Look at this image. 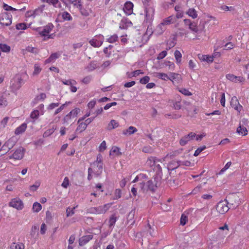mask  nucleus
Returning a JSON list of instances; mask_svg holds the SVG:
<instances>
[{
    "label": "nucleus",
    "instance_id": "nucleus-16",
    "mask_svg": "<svg viewBox=\"0 0 249 249\" xmlns=\"http://www.w3.org/2000/svg\"><path fill=\"white\" fill-rule=\"evenodd\" d=\"M93 238L92 234H89L83 236L79 239V244L80 246H83L88 243L90 240Z\"/></svg>",
    "mask_w": 249,
    "mask_h": 249
},
{
    "label": "nucleus",
    "instance_id": "nucleus-33",
    "mask_svg": "<svg viewBox=\"0 0 249 249\" xmlns=\"http://www.w3.org/2000/svg\"><path fill=\"white\" fill-rule=\"evenodd\" d=\"M25 246L22 243H13L10 247V249H24Z\"/></svg>",
    "mask_w": 249,
    "mask_h": 249
},
{
    "label": "nucleus",
    "instance_id": "nucleus-19",
    "mask_svg": "<svg viewBox=\"0 0 249 249\" xmlns=\"http://www.w3.org/2000/svg\"><path fill=\"white\" fill-rule=\"evenodd\" d=\"M154 11L152 8H148L145 9V15L146 20L147 21H151L154 16Z\"/></svg>",
    "mask_w": 249,
    "mask_h": 249
},
{
    "label": "nucleus",
    "instance_id": "nucleus-9",
    "mask_svg": "<svg viewBox=\"0 0 249 249\" xmlns=\"http://www.w3.org/2000/svg\"><path fill=\"white\" fill-rule=\"evenodd\" d=\"M25 150L22 147H19L15 150L14 153L8 157L9 159H14L15 160H21L24 155Z\"/></svg>",
    "mask_w": 249,
    "mask_h": 249
},
{
    "label": "nucleus",
    "instance_id": "nucleus-21",
    "mask_svg": "<svg viewBox=\"0 0 249 249\" xmlns=\"http://www.w3.org/2000/svg\"><path fill=\"white\" fill-rule=\"evenodd\" d=\"M16 143V141L15 140V138L14 137H12L4 143V144H3V148H8V149L10 150L14 147Z\"/></svg>",
    "mask_w": 249,
    "mask_h": 249
},
{
    "label": "nucleus",
    "instance_id": "nucleus-44",
    "mask_svg": "<svg viewBox=\"0 0 249 249\" xmlns=\"http://www.w3.org/2000/svg\"><path fill=\"white\" fill-rule=\"evenodd\" d=\"M175 59L176 60V62L177 64H179L181 63V57H182V54L180 53V52L176 50L175 52L174 53Z\"/></svg>",
    "mask_w": 249,
    "mask_h": 249
},
{
    "label": "nucleus",
    "instance_id": "nucleus-13",
    "mask_svg": "<svg viewBox=\"0 0 249 249\" xmlns=\"http://www.w3.org/2000/svg\"><path fill=\"white\" fill-rule=\"evenodd\" d=\"M196 136V134L193 132H191L187 135L183 137L179 141V143L181 146L186 145L189 142L193 140Z\"/></svg>",
    "mask_w": 249,
    "mask_h": 249
},
{
    "label": "nucleus",
    "instance_id": "nucleus-39",
    "mask_svg": "<svg viewBox=\"0 0 249 249\" xmlns=\"http://www.w3.org/2000/svg\"><path fill=\"white\" fill-rule=\"evenodd\" d=\"M168 75L169 74L165 73L157 72L156 73L155 76L161 80L167 81L168 80Z\"/></svg>",
    "mask_w": 249,
    "mask_h": 249
},
{
    "label": "nucleus",
    "instance_id": "nucleus-5",
    "mask_svg": "<svg viewBox=\"0 0 249 249\" xmlns=\"http://www.w3.org/2000/svg\"><path fill=\"white\" fill-rule=\"evenodd\" d=\"M23 83L21 76L17 74L11 80L10 82V88L15 92L18 90Z\"/></svg>",
    "mask_w": 249,
    "mask_h": 249
},
{
    "label": "nucleus",
    "instance_id": "nucleus-26",
    "mask_svg": "<svg viewBox=\"0 0 249 249\" xmlns=\"http://www.w3.org/2000/svg\"><path fill=\"white\" fill-rule=\"evenodd\" d=\"M110 156L113 157L119 156L122 154L120 152V149L117 146H113L110 151L109 153Z\"/></svg>",
    "mask_w": 249,
    "mask_h": 249
},
{
    "label": "nucleus",
    "instance_id": "nucleus-52",
    "mask_svg": "<svg viewBox=\"0 0 249 249\" xmlns=\"http://www.w3.org/2000/svg\"><path fill=\"white\" fill-rule=\"evenodd\" d=\"M26 51L28 52L32 53L34 54H37L39 52V50L37 48L33 47L32 46H28L26 48Z\"/></svg>",
    "mask_w": 249,
    "mask_h": 249
},
{
    "label": "nucleus",
    "instance_id": "nucleus-36",
    "mask_svg": "<svg viewBox=\"0 0 249 249\" xmlns=\"http://www.w3.org/2000/svg\"><path fill=\"white\" fill-rule=\"evenodd\" d=\"M113 49V46L110 45L104 49V53L106 54L107 56L109 57L111 56L112 54V53L114 52Z\"/></svg>",
    "mask_w": 249,
    "mask_h": 249
},
{
    "label": "nucleus",
    "instance_id": "nucleus-2",
    "mask_svg": "<svg viewBox=\"0 0 249 249\" xmlns=\"http://www.w3.org/2000/svg\"><path fill=\"white\" fill-rule=\"evenodd\" d=\"M54 26L53 24L49 23L43 27L38 28L37 31L39 34L43 37V40L46 41L49 39L54 38L55 34L54 33L50 34Z\"/></svg>",
    "mask_w": 249,
    "mask_h": 249
},
{
    "label": "nucleus",
    "instance_id": "nucleus-57",
    "mask_svg": "<svg viewBox=\"0 0 249 249\" xmlns=\"http://www.w3.org/2000/svg\"><path fill=\"white\" fill-rule=\"evenodd\" d=\"M55 129V128H54L53 127L51 128L48 129L44 133L43 137H49V136H50L51 134H52L54 132Z\"/></svg>",
    "mask_w": 249,
    "mask_h": 249
},
{
    "label": "nucleus",
    "instance_id": "nucleus-41",
    "mask_svg": "<svg viewBox=\"0 0 249 249\" xmlns=\"http://www.w3.org/2000/svg\"><path fill=\"white\" fill-rule=\"evenodd\" d=\"M122 196V191L119 189H116L113 193V195L112 196L113 200H117L120 198Z\"/></svg>",
    "mask_w": 249,
    "mask_h": 249
},
{
    "label": "nucleus",
    "instance_id": "nucleus-37",
    "mask_svg": "<svg viewBox=\"0 0 249 249\" xmlns=\"http://www.w3.org/2000/svg\"><path fill=\"white\" fill-rule=\"evenodd\" d=\"M3 8L4 9V10H6V11H24L26 9V7H24L20 9H16L15 8H13V7H11V6H9V5L6 4H5V3L3 4Z\"/></svg>",
    "mask_w": 249,
    "mask_h": 249
},
{
    "label": "nucleus",
    "instance_id": "nucleus-4",
    "mask_svg": "<svg viewBox=\"0 0 249 249\" xmlns=\"http://www.w3.org/2000/svg\"><path fill=\"white\" fill-rule=\"evenodd\" d=\"M102 155L99 154L96 158V160L92 164L91 167L93 168L94 175L96 177L99 176L102 172L103 163Z\"/></svg>",
    "mask_w": 249,
    "mask_h": 249
},
{
    "label": "nucleus",
    "instance_id": "nucleus-23",
    "mask_svg": "<svg viewBox=\"0 0 249 249\" xmlns=\"http://www.w3.org/2000/svg\"><path fill=\"white\" fill-rule=\"evenodd\" d=\"M175 18L174 16H169L163 19L161 22L165 27L175 22Z\"/></svg>",
    "mask_w": 249,
    "mask_h": 249
},
{
    "label": "nucleus",
    "instance_id": "nucleus-61",
    "mask_svg": "<svg viewBox=\"0 0 249 249\" xmlns=\"http://www.w3.org/2000/svg\"><path fill=\"white\" fill-rule=\"evenodd\" d=\"M69 102H66L65 104L62 105L59 108L56 109V110L54 112V114L56 115L59 112H60L63 109H64L65 107L68 104H69Z\"/></svg>",
    "mask_w": 249,
    "mask_h": 249
},
{
    "label": "nucleus",
    "instance_id": "nucleus-50",
    "mask_svg": "<svg viewBox=\"0 0 249 249\" xmlns=\"http://www.w3.org/2000/svg\"><path fill=\"white\" fill-rule=\"evenodd\" d=\"M229 198L234 200L235 205L238 206L241 203V201L236 194L232 195Z\"/></svg>",
    "mask_w": 249,
    "mask_h": 249
},
{
    "label": "nucleus",
    "instance_id": "nucleus-14",
    "mask_svg": "<svg viewBox=\"0 0 249 249\" xmlns=\"http://www.w3.org/2000/svg\"><path fill=\"white\" fill-rule=\"evenodd\" d=\"M231 105L233 108H234V109L239 112H240V111L242 110L243 107L239 104V102L236 96H233L231 98Z\"/></svg>",
    "mask_w": 249,
    "mask_h": 249
},
{
    "label": "nucleus",
    "instance_id": "nucleus-48",
    "mask_svg": "<svg viewBox=\"0 0 249 249\" xmlns=\"http://www.w3.org/2000/svg\"><path fill=\"white\" fill-rule=\"evenodd\" d=\"M179 75L178 74L174 72H170L168 75V80L171 81L173 83L176 79H179Z\"/></svg>",
    "mask_w": 249,
    "mask_h": 249
},
{
    "label": "nucleus",
    "instance_id": "nucleus-22",
    "mask_svg": "<svg viewBox=\"0 0 249 249\" xmlns=\"http://www.w3.org/2000/svg\"><path fill=\"white\" fill-rule=\"evenodd\" d=\"M214 55H203V54H199L198 58L199 59L203 61H205L208 63H212L213 61Z\"/></svg>",
    "mask_w": 249,
    "mask_h": 249
},
{
    "label": "nucleus",
    "instance_id": "nucleus-25",
    "mask_svg": "<svg viewBox=\"0 0 249 249\" xmlns=\"http://www.w3.org/2000/svg\"><path fill=\"white\" fill-rule=\"evenodd\" d=\"M26 128L27 124L25 123H23L16 129L15 131V134L17 135L22 134L25 131Z\"/></svg>",
    "mask_w": 249,
    "mask_h": 249
},
{
    "label": "nucleus",
    "instance_id": "nucleus-59",
    "mask_svg": "<svg viewBox=\"0 0 249 249\" xmlns=\"http://www.w3.org/2000/svg\"><path fill=\"white\" fill-rule=\"evenodd\" d=\"M16 28L18 30H25L27 28V25L25 23H19L16 25Z\"/></svg>",
    "mask_w": 249,
    "mask_h": 249
},
{
    "label": "nucleus",
    "instance_id": "nucleus-55",
    "mask_svg": "<svg viewBox=\"0 0 249 249\" xmlns=\"http://www.w3.org/2000/svg\"><path fill=\"white\" fill-rule=\"evenodd\" d=\"M76 207L70 208L68 207L66 210L67 216L69 217L74 214V210Z\"/></svg>",
    "mask_w": 249,
    "mask_h": 249
},
{
    "label": "nucleus",
    "instance_id": "nucleus-43",
    "mask_svg": "<svg viewBox=\"0 0 249 249\" xmlns=\"http://www.w3.org/2000/svg\"><path fill=\"white\" fill-rule=\"evenodd\" d=\"M42 209L41 205L37 202H35L33 204L32 210L35 213L39 212Z\"/></svg>",
    "mask_w": 249,
    "mask_h": 249
},
{
    "label": "nucleus",
    "instance_id": "nucleus-54",
    "mask_svg": "<svg viewBox=\"0 0 249 249\" xmlns=\"http://www.w3.org/2000/svg\"><path fill=\"white\" fill-rule=\"evenodd\" d=\"M118 39V36L117 35H113L107 39V40L109 43H114L116 42Z\"/></svg>",
    "mask_w": 249,
    "mask_h": 249
},
{
    "label": "nucleus",
    "instance_id": "nucleus-18",
    "mask_svg": "<svg viewBox=\"0 0 249 249\" xmlns=\"http://www.w3.org/2000/svg\"><path fill=\"white\" fill-rule=\"evenodd\" d=\"M58 16L59 18H61L64 21H71L72 20V16L67 11L60 12Z\"/></svg>",
    "mask_w": 249,
    "mask_h": 249
},
{
    "label": "nucleus",
    "instance_id": "nucleus-42",
    "mask_svg": "<svg viewBox=\"0 0 249 249\" xmlns=\"http://www.w3.org/2000/svg\"><path fill=\"white\" fill-rule=\"evenodd\" d=\"M220 9L225 11H231L233 13L235 12V9L233 6H228L226 5H222L220 7Z\"/></svg>",
    "mask_w": 249,
    "mask_h": 249
},
{
    "label": "nucleus",
    "instance_id": "nucleus-34",
    "mask_svg": "<svg viewBox=\"0 0 249 249\" xmlns=\"http://www.w3.org/2000/svg\"><path fill=\"white\" fill-rule=\"evenodd\" d=\"M236 132L239 134L243 136L246 135L248 134V130L246 127L242 126L241 124L237 127Z\"/></svg>",
    "mask_w": 249,
    "mask_h": 249
},
{
    "label": "nucleus",
    "instance_id": "nucleus-15",
    "mask_svg": "<svg viewBox=\"0 0 249 249\" xmlns=\"http://www.w3.org/2000/svg\"><path fill=\"white\" fill-rule=\"evenodd\" d=\"M226 77L229 80L235 83H241L244 81V78L242 76H236L232 74H228Z\"/></svg>",
    "mask_w": 249,
    "mask_h": 249
},
{
    "label": "nucleus",
    "instance_id": "nucleus-62",
    "mask_svg": "<svg viewBox=\"0 0 249 249\" xmlns=\"http://www.w3.org/2000/svg\"><path fill=\"white\" fill-rule=\"evenodd\" d=\"M187 220H188V218H187V216L186 215H185L184 214H182L181 215L180 220V224L183 226L185 225Z\"/></svg>",
    "mask_w": 249,
    "mask_h": 249
},
{
    "label": "nucleus",
    "instance_id": "nucleus-45",
    "mask_svg": "<svg viewBox=\"0 0 249 249\" xmlns=\"http://www.w3.org/2000/svg\"><path fill=\"white\" fill-rule=\"evenodd\" d=\"M0 50L4 53H9L10 51L11 48L6 44H0Z\"/></svg>",
    "mask_w": 249,
    "mask_h": 249
},
{
    "label": "nucleus",
    "instance_id": "nucleus-7",
    "mask_svg": "<svg viewBox=\"0 0 249 249\" xmlns=\"http://www.w3.org/2000/svg\"><path fill=\"white\" fill-rule=\"evenodd\" d=\"M111 203L106 204L103 206L92 208L90 213L95 214H102L105 213L110 208Z\"/></svg>",
    "mask_w": 249,
    "mask_h": 249
},
{
    "label": "nucleus",
    "instance_id": "nucleus-56",
    "mask_svg": "<svg viewBox=\"0 0 249 249\" xmlns=\"http://www.w3.org/2000/svg\"><path fill=\"white\" fill-rule=\"evenodd\" d=\"M74 6L78 8L82 4V0H69Z\"/></svg>",
    "mask_w": 249,
    "mask_h": 249
},
{
    "label": "nucleus",
    "instance_id": "nucleus-51",
    "mask_svg": "<svg viewBox=\"0 0 249 249\" xmlns=\"http://www.w3.org/2000/svg\"><path fill=\"white\" fill-rule=\"evenodd\" d=\"M62 82L63 83V84L70 86V87L72 85H76L77 84L76 81L73 79L62 80Z\"/></svg>",
    "mask_w": 249,
    "mask_h": 249
},
{
    "label": "nucleus",
    "instance_id": "nucleus-31",
    "mask_svg": "<svg viewBox=\"0 0 249 249\" xmlns=\"http://www.w3.org/2000/svg\"><path fill=\"white\" fill-rule=\"evenodd\" d=\"M78 125L76 129V132L81 133L83 132L87 128L86 124L83 122V121L78 123Z\"/></svg>",
    "mask_w": 249,
    "mask_h": 249
},
{
    "label": "nucleus",
    "instance_id": "nucleus-32",
    "mask_svg": "<svg viewBox=\"0 0 249 249\" xmlns=\"http://www.w3.org/2000/svg\"><path fill=\"white\" fill-rule=\"evenodd\" d=\"M81 15L84 17H88L89 15V10L84 7L82 4L77 8Z\"/></svg>",
    "mask_w": 249,
    "mask_h": 249
},
{
    "label": "nucleus",
    "instance_id": "nucleus-47",
    "mask_svg": "<svg viewBox=\"0 0 249 249\" xmlns=\"http://www.w3.org/2000/svg\"><path fill=\"white\" fill-rule=\"evenodd\" d=\"M175 10L177 12L176 18H181L183 17V13L180 10V7L178 5H176L175 7Z\"/></svg>",
    "mask_w": 249,
    "mask_h": 249
},
{
    "label": "nucleus",
    "instance_id": "nucleus-6",
    "mask_svg": "<svg viewBox=\"0 0 249 249\" xmlns=\"http://www.w3.org/2000/svg\"><path fill=\"white\" fill-rule=\"evenodd\" d=\"M12 17L7 12H3L0 15V23L4 26H9L12 23Z\"/></svg>",
    "mask_w": 249,
    "mask_h": 249
},
{
    "label": "nucleus",
    "instance_id": "nucleus-17",
    "mask_svg": "<svg viewBox=\"0 0 249 249\" xmlns=\"http://www.w3.org/2000/svg\"><path fill=\"white\" fill-rule=\"evenodd\" d=\"M133 4L130 1L125 2L124 7V11L128 15H130L133 12Z\"/></svg>",
    "mask_w": 249,
    "mask_h": 249
},
{
    "label": "nucleus",
    "instance_id": "nucleus-40",
    "mask_svg": "<svg viewBox=\"0 0 249 249\" xmlns=\"http://www.w3.org/2000/svg\"><path fill=\"white\" fill-rule=\"evenodd\" d=\"M98 67L95 62H91L86 68L88 71H91L96 69Z\"/></svg>",
    "mask_w": 249,
    "mask_h": 249
},
{
    "label": "nucleus",
    "instance_id": "nucleus-63",
    "mask_svg": "<svg viewBox=\"0 0 249 249\" xmlns=\"http://www.w3.org/2000/svg\"><path fill=\"white\" fill-rule=\"evenodd\" d=\"M69 185V179L68 177H65L63 180V181L61 184V186L64 188H67Z\"/></svg>",
    "mask_w": 249,
    "mask_h": 249
},
{
    "label": "nucleus",
    "instance_id": "nucleus-49",
    "mask_svg": "<svg viewBox=\"0 0 249 249\" xmlns=\"http://www.w3.org/2000/svg\"><path fill=\"white\" fill-rule=\"evenodd\" d=\"M10 118L8 117H4L0 122V128H3L7 125Z\"/></svg>",
    "mask_w": 249,
    "mask_h": 249
},
{
    "label": "nucleus",
    "instance_id": "nucleus-27",
    "mask_svg": "<svg viewBox=\"0 0 249 249\" xmlns=\"http://www.w3.org/2000/svg\"><path fill=\"white\" fill-rule=\"evenodd\" d=\"M119 126V124L117 121L115 120H111L107 124V129L111 130L118 127Z\"/></svg>",
    "mask_w": 249,
    "mask_h": 249
},
{
    "label": "nucleus",
    "instance_id": "nucleus-12",
    "mask_svg": "<svg viewBox=\"0 0 249 249\" xmlns=\"http://www.w3.org/2000/svg\"><path fill=\"white\" fill-rule=\"evenodd\" d=\"M9 206L18 210H21L24 207L22 201L18 197L12 199L9 203Z\"/></svg>",
    "mask_w": 249,
    "mask_h": 249
},
{
    "label": "nucleus",
    "instance_id": "nucleus-3",
    "mask_svg": "<svg viewBox=\"0 0 249 249\" xmlns=\"http://www.w3.org/2000/svg\"><path fill=\"white\" fill-rule=\"evenodd\" d=\"M229 210L228 202L226 200L221 201L217 203L215 210H212L211 216L213 218H214L218 216V215L215 213H216L219 214H224L227 212Z\"/></svg>",
    "mask_w": 249,
    "mask_h": 249
},
{
    "label": "nucleus",
    "instance_id": "nucleus-38",
    "mask_svg": "<svg viewBox=\"0 0 249 249\" xmlns=\"http://www.w3.org/2000/svg\"><path fill=\"white\" fill-rule=\"evenodd\" d=\"M186 14L194 19L196 18L197 17V12L194 8L189 9L186 12Z\"/></svg>",
    "mask_w": 249,
    "mask_h": 249
},
{
    "label": "nucleus",
    "instance_id": "nucleus-35",
    "mask_svg": "<svg viewBox=\"0 0 249 249\" xmlns=\"http://www.w3.org/2000/svg\"><path fill=\"white\" fill-rule=\"evenodd\" d=\"M153 169L156 172V175L155 176H160L161 177L162 170L159 162H157V163L155 164V166L153 167Z\"/></svg>",
    "mask_w": 249,
    "mask_h": 249
},
{
    "label": "nucleus",
    "instance_id": "nucleus-8",
    "mask_svg": "<svg viewBox=\"0 0 249 249\" xmlns=\"http://www.w3.org/2000/svg\"><path fill=\"white\" fill-rule=\"evenodd\" d=\"M80 112L81 109L79 108H75L71 110L64 117L63 119L64 123H68L72 119L76 117Z\"/></svg>",
    "mask_w": 249,
    "mask_h": 249
},
{
    "label": "nucleus",
    "instance_id": "nucleus-20",
    "mask_svg": "<svg viewBox=\"0 0 249 249\" xmlns=\"http://www.w3.org/2000/svg\"><path fill=\"white\" fill-rule=\"evenodd\" d=\"M34 70L31 74L33 77L37 76L41 72L42 69L41 65L39 63H35L34 65Z\"/></svg>",
    "mask_w": 249,
    "mask_h": 249
},
{
    "label": "nucleus",
    "instance_id": "nucleus-53",
    "mask_svg": "<svg viewBox=\"0 0 249 249\" xmlns=\"http://www.w3.org/2000/svg\"><path fill=\"white\" fill-rule=\"evenodd\" d=\"M40 185V182L39 181H36L34 184L30 187V190L32 192L36 191Z\"/></svg>",
    "mask_w": 249,
    "mask_h": 249
},
{
    "label": "nucleus",
    "instance_id": "nucleus-30",
    "mask_svg": "<svg viewBox=\"0 0 249 249\" xmlns=\"http://www.w3.org/2000/svg\"><path fill=\"white\" fill-rule=\"evenodd\" d=\"M166 30L165 27L161 23L159 24L155 30V33L158 35H161Z\"/></svg>",
    "mask_w": 249,
    "mask_h": 249
},
{
    "label": "nucleus",
    "instance_id": "nucleus-10",
    "mask_svg": "<svg viewBox=\"0 0 249 249\" xmlns=\"http://www.w3.org/2000/svg\"><path fill=\"white\" fill-rule=\"evenodd\" d=\"M104 40V36L102 35L95 36L89 41L90 44L94 47H99L102 45Z\"/></svg>",
    "mask_w": 249,
    "mask_h": 249
},
{
    "label": "nucleus",
    "instance_id": "nucleus-58",
    "mask_svg": "<svg viewBox=\"0 0 249 249\" xmlns=\"http://www.w3.org/2000/svg\"><path fill=\"white\" fill-rule=\"evenodd\" d=\"M39 115H40V112L36 109L31 112L30 116L32 119H37Z\"/></svg>",
    "mask_w": 249,
    "mask_h": 249
},
{
    "label": "nucleus",
    "instance_id": "nucleus-64",
    "mask_svg": "<svg viewBox=\"0 0 249 249\" xmlns=\"http://www.w3.org/2000/svg\"><path fill=\"white\" fill-rule=\"evenodd\" d=\"M8 105L7 100L3 96L0 97V107H5Z\"/></svg>",
    "mask_w": 249,
    "mask_h": 249
},
{
    "label": "nucleus",
    "instance_id": "nucleus-11",
    "mask_svg": "<svg viewBox=\"0 0 249 249\" xmlns=\"http://www.w3.org/2000/svg\"><path fill=\"white\" fill-rule=\"evenodd\" d=\"M191 165L190 161L188 160H178V161H173L171 162L168 165V169L169 170H174L176 169L179 166H189Z\"/></svg>",
    "mask_w": 249,
    "mask_h": 249
},
{
    "label": "nucleus",
    "instance_id": "nucleus-1",
    "mask_svg": "<svg viewBox=\"0 0 249 249\" xmlns=\"http://www.w3.org/2000/svg\"><path fill=\"white\" fill-rule=\"evenodd\" d=\"M161 177L160 176H154L151 179L146 183L142 182L140 183L141 189L143 191H151L154 192L157 188L159 182L160 181Z\"/></svg>",
    "mask_w": 249,
    "mask_h": 249
},
{
    "label": "nucleus",
    "instance_id": "nucleus-60",
    "mask_svg": "<svg viewBox=\"0 0 249 249\" xmlns=\"http://www.w3.org/2000/svg\"><path fill=\"white\" fill-rule=\"evenodd\" d=\"M189 28L195 32H197L198 31L197 24L195 22H192V23L189 26Z\"/></svg>",
    "mask_w": 249,
    "mask_h": 249
},
{
    "label": "nucleus",
    "instance_id": "nucleus-29",
    "mask_svg": "<svg viewBox=\"0 0 249 249\" xmlns=\"http://www.w3.org/2000/svg\"><path fill=\"white\" fill-rule=\"evenodd\" d=\"M157 162H161L160 160L157 159L156 157H151L148 158L147 163L151 167H153Z\"/></svg>",
    "mask_w": 249,
    "mask_h": 249
},
{
    "label": "nucleus",
    "instance_id": "nucleus-24",
    "mask_svg": "<svg viewBox=\"0 0 249 249\" xmlns=\"http://www.w3.org/2000/svg\"><path fill=\"white\" fill-rule=\"evenodd\" d=\"M137 131V129L132 126H129L127 129L123 131V134L125 136L132 135Z\"/></svg>",
    "mask_w": 249,
    "mask_h": 249
},
{
    "label": "nucleus",
    "instance_id": "nucleus-46",
    "mask_svg": "<svg viewBox=\"0 0 249 249\" xmlns=\"http://www.w3.org/2000/svg\"><path fill=\"white\" fill-rule=\"evenodd\" d=\"M40 11L39 9H36L34 11H28L26 13L27 17H33L35 18L36 16L38 14V12Z\"/></svg>",
    "mask_w": 249,
    "mask_h": 249
},
{
    "label": "nucleus",
    "instance_id": "nucleus-28",
    "mask_svg": "<svg viewBox=\"0 0 249 249\" xmlns=\"http://www.w3.org/2000/svg\"><path fill=\"white\" fill-rule=\"evenodd\" d=\"M60 56V54L58 53H54L52 54L50 57L45 60V64H48L51 62H54L57 58Z\"/></svg>",
    "mask_w": 249,
    "mask_h": 249
}]
</instances>
